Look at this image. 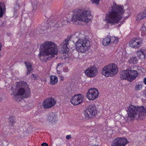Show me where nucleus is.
Here are the masks:
<instances>
[{
	"mask_svg": "<svg viewBox=\"0 0 146 146\" xmlns=\"http://www.w3.org/2000/svg\"><path fill=\"white\" fill-rule=\"evenodd\" d=\"M138 109L139 111V113L138 115L139 117L141 113L143 115H146V109L144 108L143 106L139 107Z\"/></svg>",
	"mask_w": 146,
	"mask_h": 146,
	"instance_id": "nucleus-21",
	"label": "nucleus"
},
{
	"mask_svg": "<svg viewBox=\"0 0 146 146\" xmlns=\"http://www.w3.org/2000/svg\"><path fill=\"white\" fill-rule=\"evenodd\" d=\"M100 0H91V1L93 3L98 4L99 3V2Z\"/></svg>",
	"mask_w": 146,
	"mask_h": 146,
	"instance_id": "nucleus-32",
	"label": "nucleus"
},
{
	"mask_svg": "<svg viewBox=\"0 0 146 146\" xmlns=\"http://www.w3.org/2000/svg\"><path fill=\"white\" fill-rule=\"evenodd\" d=\"M142 40L138 38H134L129 42V45L131 47L135 48H139L142 44Z\"/></svg>",
	"mask_w": 146,
	"mask_h": 146,
	"instance_id": "nucleus-13",
	"label": "nucleus"
},
{
	"mask_svg": "<svg viewBox=\"0 0 146 146\" xmlns=\"http://www.w3.org/2000/svg\"><path fill=\"white\" fill-rule=\"evenodd\" d=\"M145 24H146V23Z\"/></svg>",
	"mask_w": 146,
	"mask_h": 146,
	"instance_id": "nucleus-46",
	"label": "nucleus"
},
{
	"mask_svg": "<svg viewBox=\"0 0 146 146\" xmlns=\"http://www.w3.org/2000/svg\"><path fill=\"white\" fill-rule=\"evenodd\" d=\"M111 11L109 12L106 17V20L107 23L111 25L120 23L122 15L124 11L123 8L116 3L114 4L111 8Z\"/></svg>",
	"mask_w": 146,
	"mask_h": 146,
	"instance_id": "nucleus-2",
	"label": "nucleus"
},
{
	"mask_svg": "<svg viewBox=\"0 0 146 146\" xmlns=\"http://www.w3.org/2000/svg\"><path fill=\"white\" fill-rule=\"evenodd\" d=\"M139 107H136L132 105L129 106L128 107L127 111L128 116L127 120L129 121L133 120L137 114L139 113Z\"/></svg>",
	"mask_w": 146,
	"mask_h": 146,
	"instance_id": "nucleus-7",
	"label": "nucleus"
},
{
	"mask_svg": "<svg viewBox=\"0 0 146 146\" xmlns=\"http://www.w3.org/2000/svg\"><path fill=\"white\" fill-rule=\"evenodd\" d=\"M142 31L141 35L143 36H145L146 35V27L144 26L142 28Z\"/></svg>",
	"mask_w": 146,
	"mask_h": 146,
	"instance_id": "nucleus-29",
	"label": "nucleus"
},
{
	"mask_svg": "<svg viewBox=\"0 0 146 146\" xmlns=\"http://www.w3.org/2000/svg\"><path fill=\"white\" fill-rule=\"evenodd\" d=\"M110 38L107 37L105 38L103 41V44L104 46L108 45L111 43Z\"/></svg>",
	"mask_w": 146,
	"mask_h": 146,
	"instance_id": "nucleus-25",
	"label": "nucleus"
},
{
	"mask_svg": "<svg viewBox=\"0 0 146 146\" xmlns=\"http://www.w3.org/2000/svg\"><path fill=\"white\" fill-rule=\"evenodd\" d=\"M25 65L27 70V74H29L32 70V65L28 62H25Z\"/></svg>",
	"mask_w": 146,
	"mask_h": 146,
	"instance_id": "nucleus-24",
	"label": "nucleus"
},
{
	"mask_svg": "<svg viewBox=\"0 0 146 146\" xmlns=\"http://www.w3.org/2000/svg\"><path fill=\"white\" fill-rule=\"evenodd\" d=\"M15 7L16 8H19V4H17L15 5Z\"/></svg>",
	"mask_w": 146,
	"mask_h": 146,
	"instance_id": "nucleus-38",
	"label": "nucleus"
},
{
	"mask_svg": "<svg viewBox=\"0 0 146 146\" xmlns=\"http://www.w3.org/2000/svg\"><path fill=\"white\" fill-rule=\"evenodd\" d=\"M32 75H33V76L35 78H36L37 77V76L36 75H35L34 74H33Z\"/></svg>",
	"mask_w": 146,
	"mask_h": 146,
	"instance_id": "nucleus-39",
	"label": "nucleus"
},
{
	"mask_svg": "<svg viewBox=\"0 0 146 146\" xmlns=\"http://www.w3.org/2000/svg\"><path fill=\"white\" fill-rule=\"evenodd\" d=\"M120 77L121 79H125L129 81L128 69L122 71L120 74Z\"/></svg>",
	"mask_w": 146,
	"mask_h": 146,
	"instance_id": "nucleus-16",
	"label": "nucleus"
},
{
	"mask_svg": "<svg viewBox=\"0 0 146 146\" xmlns=\"http://www.w3.org/2000/svg\"><path fill=\"white\" fill-rule=\"evenodd\" d=\"M142 86L141 84H137L135 87V89L136 90H140L142 88Z\"/></svg>",
	"mask_w": 146,
	"mask_h": 146,
	"instance_id": "nucleus-31",
	"label": "nucleus"
},
{
	"mask_svg": "<svg viewBox=\"0 0 146 146\" xmlns=\"http://www.w3.org/2000/svg\"><path fill=\"white\" fill-rule=\"evenodd\" d=\"M128 62L129 64H135L138 62V60L137 57L133 56L129 59Z\"/></svg>",
	"mask_w": 146,
	"mask_h": 146,
	"instance_id": "nucleus-23",
	"label": "nucleus"
},
{
	"mask_svg": "<svg viewBox=\"0 0 146 146\" xmlns=\"http://www.w3.org/2000/svg\"><path fill=\"white\" fill-rule=\"evenodd\" d=\"M99 92L97 89L93 88L88 90L86 96L89 100H93L97 98Z\"/></svg>",
	"mask_w": 146,
	"mask_h": 146,
	"instance_id": "nucleus-9",
	"label": "nucleus"
},
{
	"mask_svg": "<svg viewBox=\"0 0 146 146\" xmlns=\"http://www.w3.org/2000/svg\"><path fill=\"white\" fill-rule=\"evenodd\" d=\"M144 95L146 97V91L144 92Z\"/></svg>",
	"mask_w": 146,
	"mask_h": 146,
	"instance_id": "nucleus-43",
	"label": "nucleus"
},
{
	"mask_svg": "<svg viewBox=\"0 0 146 146\" xmlns=\"http://www.w3.org/2000/svg\"><path fill=\"white\" fill-rule=\"evenodd\" d=\"M47 120L51 122H55L57 121V115L54 113H50L48 115Z\"/></svg>",
	"mask_w": 146,
	"mask_h": 146,
	"instance_id": "nucleus-17",
	"label": "nucleus"
},
{
	"mask_svg": "<svg viewBox=\"0 0 146 146\" xmlns=\"http://www.w3.org/2000/svg\"><path fill=\"white\" fill-rule=\"evenodd\" d=\"M11 90H13L12 92H13V93H14V92H15V91L14 90V89H13V87H12L11 88Z\"/></svg>",
	"mask_w": 146,
	"mask_h": 146,
	"instance_id": "nucleus-40",
	"label": "nucleus"
},
{
	"mask_svg": "<svg viewBox=\"0 0 146 146\" xmlns=\"http://www.w3.org/2000/svg\"><path fill=\"white\" fill-rule=\"evenodd\" d=\"M111 43L113 44V46H115L118 42L119 38L117 37L111 36L110 38Z\"/></svg>",
	"mask_w": 146,
	"mask_h": 146,
	"instance_id": "nucleus-20",
	"label": "nucleus"
},
{
	"mask_svg": "<svg viewBox=\"0 0 146 146\" xmlns=\"http://www.w3.org/2000/svg\"><path fill=\"white\" fill-rule=\"evenodd\" d=\"M121 23L119 24V25H120L121 24H122L123 23V22H122V21H121Z\"/></svg>",
	"mask_w": 146,
	"mask_h": 146,
	"instance_id": "nucleus-44",
	"label": "nucleus"
},
{
	"mask_svg": "<svg viewBox=\"0 0 146 146\" xmlns=\"http://www.w3.org/2000/svg\"><path fill=\"white\" fill-rule=\"evenodd\" d=\"M70 39L68 38L66 39L59 46V48L62 52L65 53L69 51V48L68 46Z\"/></svg>",
	"mask_w": 146,
	"mask_h": 146,
	"instance_id": "nucleus-14",
	"label": "nucleus"
},
{
	"mask_svg": "<svg viewBox=\"0 0 146 146\" xmlns=\"http://www.w3.org/2000/svg\"><path fill=\"white\" fill-rule=\"evenodd\" d=\"M55 103L56 102L53 98H48L43 102V106L45 109L48 108L53 106Z\"/></svg>",
	"mask_w": 146,
	"mask_h": 146,
	"instance_id": "nucleus-12",
	"label": "nucleus"
},
{
	"mask_svg": "<svg viewBox=\"0 0 146 146\" xmlns=\"http://www.w3.org/2000/svg\"><path fill=\"white\" fill-rule=\"evenodd\" d=\"M76 37L79 38L75 45L76 50L78 52H86L89 48L90 45V41L87 38H82V36L84 35L81 33H76Z\"/></svg>",
	"mask_w": 146,
	"mask_h": 146,
	"instance_id": "nucleus-3",
	"label": "nucleus"
},
{
	"mask_svg": "<svg viewBox=\"0 0 146 146\" xmlns=\"http://www.w3.org/2000/svg\"><path fill=\"white\" fill-rule=\"evenodd\" d=\"M68 71V69L67 68H66V71H65V72H67Z\"/></svg>",
	"mask_w": 146,
	"mask_h": 146,
	"instance_id": "nucleus-45",
	"label": "nucleus"
},
{
	"mask_svg": "<svg viewBox=\"0 0 146 146\" xmlns=\"http://www.w3.org/2000/svg\"><path fill=\"white\" fill-rule=\"evenodd\" d=\"M92 18L90 12L88 10L81 12L80 10H78L73 15L72 21L75 22L77 20L88 23Z\"/></svg>",
	"mask_w": 146,
	"mask_h": 146,
	"instance_id": "nucleus-4",
	"label": "nucleus"
},
{
	"mask_svg": "<svg viewBox=\"0 0 146 146\" xmlns=\"http://www.w3.org/2000/svg\"><path fill=\"white\" fill-rule=\"evenodd\" d=\"M50 84L54 85L58 82L57 78L55 76H50Z\"/></svg>",
	"mask_w": 146,
	"mask_h": 146,
	"instance_id": "nucleus-22",
	"label": "nucleus"
},
{
	"mask_svg": "<svg viewBox=\"0 0 146 146\" xmlns=\"http://www.w3.org/2000/svg\"><path fill=\"white\" fill-rule=\"evenodd\" d=\"M3 100V99L2 96H1L0 95V103L2 102Z\"/></svg>",
	"mask_w": 146,
	"mask_h": 146,
	"instance_id": "nucleus-36",
	"label": "nucleus"
},
{
	"mask_svg": "<svg viewBox=\"0 0 146 146\" xmlns=\"http://www.w3.org/2000/svg\"><path fill=\"white\" fill-rule=\"evenodd\" d=\"M111 146H120L119 145V137L115 138L111 143Z\"/></svg>",
	"mask_w": 146,
	"mask_h": 146,
	"instance_id": "nucleus-27",
	"label": "nucleus"
},
{
	"mask_svg": "<svg viewBox=\"0 0 146 146\" xmlns=\"http://www.w3.org/2000/svg\"><path fill=\"white\" fill-rule=\"evenodd\" d=\"M6 10L5 5L2 2H0V17H1Z\"/></svg>",
	"mask_w": 146,
	"mask_h": 146,
	"instance_id": "nucleus-19",
	"label": "nucleus"
},
{
	"mask_svg": "<svg viewBox=\"0 0 146 146\" xmlns=\"http://www.w3.org/2000/svg\"><path fill=\"white\" fill-rule=\"evenodd\" d=\"M14 12H16L17 11V9H15V7H14Z\"/></svg>",
	"mask_w": 146,
	"mask_h": 146,
	"instance_id": "nucleus-42",
	"label": "nucleus"
},
{
	"mask_svg": "<svg viewBox=\"0 0 146 146\" xmlns=\"http://www.w3.org/2000/svg\"><path fill=\"white\" fill-rule=\"evenodd\" d=\"M22 98H23L21 96H19L17 94H16L14 95L13 98L17 102H20Z\"/></svg>",
	"mask_w": 146,
	"mask_h": 146,
	"instance_id": "nucleus-28",
	"label": "nucleus"
},
{
	"mask_svg": "<svg viewBox=\"0 0 146 146\" xmlns=\"http://www.w3.org/2000/svg\"><path fill=\"white\" fill-rule=\"evenodd\" d=\"M86 75L90 77L95 76L97 74V70L94 66H91L88 67L85 71Z\"/></svg>",
	"mask_w": 146,
	"mask_h": 146,
	"instance_id": "nucleus-10",
	"label": "nucleus"
},
{
	"mask_svg": "<svg viewBox=\"0 0 146 146\" xmlns=\"http://www.w3.org/2000/svg\"><path fill=\"white\" fill-rule=\"evenodd\" d=\"M58 52L56 44L52 41H47L44 42L40 48L38 57L41 61H46L54 57Z\"/></svg>",
	"mask_w": 146,
	"mask_h": 146,
	"instance_id": "nucleus-1",
	"label": "nucleus"
},
{
	"mask_svg": "<svg viewBox=\"0 0 146 146\" xmlns=\"http://www.w3.org/2000/svg\"><path fill=\"white\" fill-rule=\"evenodd\" d=\"M146 17V15L143 12V13H139L137 15L136 17V20L140 21Z\"/></svg>",
	"mask_w": 146,
	"mask_h": 146,
	"instance_id": "nucleus-26",
	"label": "nucleus"
},
{
	"mask_svg": "<svg viewBox=\"0 0 146 146\" xmlns=\"http://www.w3.org/2000/svg\"><path fill=\"white\" fill-rule=\"evenodd\" d=\"M137 54L139 58L141 59H143L146 56V50L141 49L140 50L137 52Z\"/></svg>",
	"mask_w": 146,
	"mask_h": 146,
	"instance_id": "nucleus-18",
	"label": "nucleus"
},
{
	"mask_svg": "<svg viewBox=\"0 0 146 146\" xmlns=\"http://www.w3.org/2000/svg\"><path fill=\"white\" fill-rule=\"evenodd\" d=\"M16 85V88L18 89L17 94L22 98H27L30 96L31 94L30 89L25 82H17Z\"/></svg>",
	"mask_w": 146,
	"mask_h": 146,
	"instance_id": "nucleus-5",
	"label": "nucleus"
},
{
	"mask_svg": "<svg viewBox=\"0 0 146 146\" xmlns=\"http://www.w3.org/2000/svg\"><path fill=\"white\" fill-rule=\"evenodd\" d=\"M48 145L47 143H44L42 144L41 146H48Z\"/></svg>",
	"mask_w": 146,
	"mask_h": 146,
	"instance_id": "nucleus-34",
	"label": "nucleus"
},
{
	"mask_svg": "<svg viewBox=\"0 0 146 146\" xmlns=\"http://www.w3.org/2000/svg\"><path fill=\"white\" fill-rule=\"evenodd\" d=\"M60 77L61 78V80H63L64 79V77H62L61 76H60Z\"/></svg>",
	"mask_w": 146,
	"mask_h": 146,
	"instance_id": "nucleus-41",
	"label": "nucleus"
},
{
	"mask_svg": "<svg viewBox=\"0 0 146 146\" xmlns=\"http://www.w3.org/2000/svg\"><path fill=\"white\" fill-rule=\"evenodd\" d=\"M117 72V66L113 63L105 66L102 70V74L107 77L113 76Z\"/></svg>",
	"mask_w": 146,
	"mask_h": 146,
	"instance_id": "nucleus-6",
	"label": "nucleus"
},
{
	"mask_svg": "<svg viewBox=\"0 0 146 146\" xmlns=\"http://www.w3.org/2000/svg\"><path fill=\"white\" fill-rule=\"evenodd\" d=\"M71 138V135H68L66 136V138L67 139H69Z\"/></svg>",
	"mask_w": 146,
	"mask_h": 146,
	"instance_id": "nucleus-33",
	"label": "nucleus"
},
{
	"mask_svg": "<svg viewBox=\"0 0 146 146\" xmlns=\"http://www.w3.org/2000/svg\"><path fill=\"white\" fill-rule=\"evenodd\" d=\"M143 82L146 85V77L144 79Z\"/></svg>",
	"mask_w": 146,
	"mask_h": 146,
	"instance_id": "nucleus-37",
	"label": "nucleus"
},
{
	"mask_svg": "<svg viewBox=\"0 0 146 146\" xmlns=\"http://www.w3.org/2000/svg\"><path fill=\"white\" fill-rule=\"evenodd\" d=\"M84 96L81 94L75 95L71 99V102L74 105L80 104L82 101Z\"/></svg>",
	"mask_w": 146,
	"mask_h": 146,
	"instance_id": "nucleus-11",
	"label": "nucleus"
},
{
	"mask_svg": "<svg viewBox=\"0 0 146 146\" xmlns=\"http://www.w3.org/2000/svg\"><path fill=\"white\" fill-rule=\"evenodd\" d=\"M128 69L129 74V81H131L134 80L138 76V73L136 70Z\"/></svg>",
	"mask_w": 146,
	"mask_h": 146,
	"instance_id": "nucleus-15",
	"label": "nucleus"
},
{
	"mask_svg": "<svg viewBox=\"0 0 146 146\" xmlns=\"http://www.w3.org/2000/svg\"><path fill=\"white\" fill-rule=\"evenodd\" d=\"M14 117L13 116H10L9 118V120L10 122L12 123V124L15 123V121L14 120Z\"/></svg>",
	"mask_w": 146,
	"mask_h": 146,
	"instance_id": "nucleus-30",
	"label": "nucleus"
},
{
	"mask_svg": "<svg viewBox=\"0 0 146 146\" xmlns=\"http://www.w3.org/2000/svg\"><path fill=\"white\" fill-rule=\"evenodd\" d=\"M59 66H60L61 67H62V64L61 63H58L57 65V67H58Z\"/></svg>",
	"mask_w": 146,
	"mask_h": 146,
	"instance_id": "nucleus-35",
	"label": "nucleus"
},
{
	"mask_svg": "<svg viewBox=\"0 0 146 146\" xmlns=\"http://www.w3.org/2000/svg\"><path fill=\"white\" fill-rule=\"evenodd\" d=\"M97 113L96 106L93 105L89 106L84 112L85 117L88 118H92L95 117Z\"/></svg>",
	"mask_w": 146,
	"mask_h": 146,
	"instance_id": "nucleus-8",
	"label": "nucleus"
}]
</instances>
